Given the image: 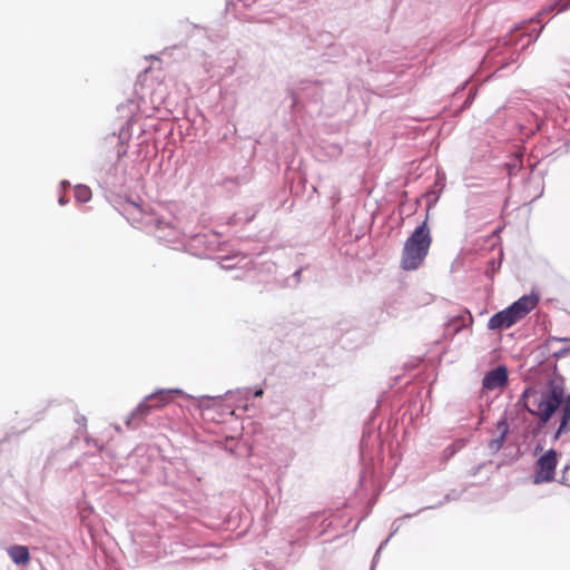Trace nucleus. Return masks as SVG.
Listing matches in <instances>:
<instances>
[{
  "label": "nucleus",
  "instance_id": "11",
  "mask_svg": "<svg viewBox=\"0 0 570 570\" xmlns=\"http://www.w3.org/2000/svg\"><path fill=\"white\" fill-rule=\"evenodd\" d=\"M75 198L80 203H87L91 198V190L85 185H78L75 188Z\"/></svg>",
  "mask_w": 570,
  "mask_h": 570
},
{
  "label": "nucleus",
  "instance_id": "14",
  "mask_svg": "<svg viewBox=\"0 0 570 570\" xmlns=\"http://www.w3.org/2000/svg\"><path fill=\"white\" fill-rule=\"evenodd\" d=\"M59 204H60V205H65V204H66V200H65V198H63V197H60V199H59Z\"/></svg>",
  "mask_w": 570,
  "mask_h": 570
},
{
  "label": "nucleus",
  "instance_id": "4",
  "mask_svg": "<svg viewBox=\"0 0 570 570\" xmlns=\"http://www.w3.org/2000/svg\"><path fill=\"white\" fill-rule=\"evenodd\" d=\"M180 393L178 390H160L147 395L142 402L132 411L131 419H144L154 410H160L173 401V394Z\"/></svg>",
  "mask_w": 570,
  "mask_h": 570
},
{
  "label": "nucleus",
  "instance_id": "9",
  "mask_svg": "<svg viewBox=\"0 0 570 570\" xmlns=\"http://www.w3.org/2000/svg\"><path fill=\"white\" fill-rule=\"evenodd\" d=\"M570 431V395L566 399L564 404L562 406V415L559 429L556 434V439H558L561 434L568 433Z\"/></svg>",
  "mask_w": 570,
  "mask_h": 570
},
{
  "label": "nucleus",
  "instance_id": "6",
  "mask_svg": "<svg viewBox=\"0 0 570 570\" xmlns=\"http://www.w3.org/2000/svg\"><path fill=\"white\" fill-rule=\"evenodd\" d=\"M508 383V371L505 366H498L485 374L482 381L483 389L494 391L502 389Z\"/></svg>",
  "mask_w": 570,
  "mask_h": 570
},
{
  "label": "nucleus",
  "instance_id": "8",
  "mask_svg": "<svg viewBox=\"0 0 570 570\" xmlns=\"http://www.w3.org/2000/svg\"><path fill=\"white\" fill-rule=\"evenodd\" d=\"M8 554L16 564H27L30 560V553L26 546H12L8 549Z\"/></svg>",
  "mask_w": 570,
  "mask_h": 570
},
{
  "label": "nucleus",
  "instance_id": "12",
  "mask_svg": "<svg viewBox=\"0 0 570 570\" xmlns=\"http://www.w3.org/2000/svg\"><path fill=\"white\" fill-rule=\"evenodd\" d=\"M554 8H558L559 12L566 11L570 9V0H559L554 3L553 7H550L549 10H553Z\"/></svg>",
  "mask_w": 570,
  "mask_h": 570
},
{
  "label": "nucleus",
  "instance_id": "13",
  "mask_svg": "<svg viewBox=\"0 0 570 570\" xmlns=\"http://www.w3.org/2000/svg\"><path fill=\"white\" fill-rule=\"evenodd\" d=\"M263 395V390H258L255 392V396H262Z\"/></svg>",
  "mask_w": 570,
  "mask_h": 570
},
{
  "label": "nucleus",
  "instance_id": "7",
  "mask_svg": "<svg viewBox=\"0 0 570 570\" xmlns=\"http://www.w3.org/2000/svg\"><path fill=\"white\" fill-rule=\"evenodd\" d=\"M497 431L499 432V436L493 439V440H491L490 443H489V449L492 452H498L503 446V444L505 442V439H507V435L509 433V425H508V423L504 420L498 422Z\"/></svg>",
  "mask_w": 570,
  "mask_h": 570
},
{
  "label": "nucleus",
  "instance_id": "3",
  "mask_svg": "<svg viewBox=\"0 0 570 570\" xmlns=\"http://www.w3.org/2000/svg\"><path fill=\"white\" fill-rule=\"evenodd\" d=\"M537 295H524L503 311L495 313L488 323L490 330L510 328L537 307Z\"/></svg>",
  "mask_w": 570,
  "mask_h": 570
},
{
  "label": "nucleus",
  "instance_id": "10",
  "mask_svg": "<svg viewBox=\"0 0 570 570\" xmlns=\"http://www.w3.org/2000/svg\"><path fill=\"white\" fill-rule=\"evenodd\" d=\"M126 212H127L128 216L130 217V219H132L134 222L144 223V217H142L144 210L139 205L131 203L126 208Z\"/></svg>",
  "mask_w": 570,
  "mask_h": 570
},
{
  "label": "nucleus",
  "instance_id": "1",
  "mask_svg": "<svg viewBox=\"0 0 570 570\" xmlns=\"http://www.w3.org/2000/svg\"><path fill=\"white\" fill-rule=\"evenodd\" d=\"M431 244V229L426 218L405 240L400 263L401 268L404 271L417 269L426 258Z\"/></svg>",
  "mask_w": 570,
  "mask_h": 570
},
{
  "label": "nucleus",
  "instance_id": "5",
  "mask_svg": "<svg viewBox=\"0 0 570 570\" xmlns=\"http://www.w3.org/2000/svg\"><path fill=\"white\" fill-rule=\"evenodd\" d=\"M558 464V454L556 450L546 451L535 463V473L533 475V483L541 484L554 480L556 468Z\"/></svg>",
  "mask_w": 570,
  "mask_h": 570
},
{
  "label": "nucleus",
  "instance_id": "2",
  "mask_svg": "<svg viewBox=\"0 0 570 570\" xmlns=\"http://www.w3.org/2000/svg\"><path fill=\"white\" fill-rule=\"evenodd\" d=\"M523 399L529 413L539 417L540 422L546 424L561 405L563 392L558 387H551L542 392L525 390Z\"/></svg>",
  "mask_w": 570,
  "mask_h": 570
}]
</instances>
